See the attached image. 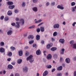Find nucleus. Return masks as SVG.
Returning a JSON list of instances; mask_svg holds the SVG:
<instances>
[{
	"label": "nucleus",
	"mask_w": 76,
	"mask_h": 76,
	"mask_svg": "<svg viewBox=\"0 0 76 76\" xmlns=\"http://www.w3.org/2000/svg\"><path fill=\"white\" fill-rule=\"evenodd\" d=\"M33 56L32 55H30L29 57L26 58L27 61L29 60L30 63H32L34 61V59L33 58Z\"/></svg>",
	"instance_id": "1"
},
{
	"label": "nucleus",
	"mask_w": 76,
	"mask_h": 76,
	"mask_svg": "<svg viewBox=\"0 0 76 76\" xmlns=\"http://www.w3.org/2000/svg\"><path fill=\"white\" fill-rule=\"evenodd\" d=\"M53 44L52 43H50L49 44H48L46 48L47 49H50L53 46Z\"/></svg>",
	"instance_id": "2"
},
{
	"label": "nucleus",
	"mask_w": 76,
	"mask_h": 76,
	"mask_svg": "<svg viewBox=\"0 0 76 76\" xmlns=\"http://www.w3.org/2000/svg\"><path fill=\"white\" fill-rule=\"evenodd\" d=\"M65 40L63 39H61L59 40V42L61 43V44H64V42Z\"/></svg>",
	"instance_id": "3"
},
{
	"label": "nucleus",
	"mask_w": 76,
	"mask_h": 76,
	"mask_svg": "<svg viewBox=\"0 0 76 76\" xmlns=\"http://www.w3.org/2000/svg\"><path fill=\"white\" fill-rule=\"evenodd\" d=\"M0 52L2 53H3L5 52V50L4 48H0Z\"/></svg>",
	"instance_id": "4"
},
{
	"label": "nucleus",
	"mask_w": 76,
	"mask_h": 76,
	"mask_svg": "<svg viewBox=\"0 0 76 76\" xmlns=\"http://www.w3.org/2000/svg\"><path fill=\"white\" fill-rule=\"evenodd\" d=\"M52 58V56L51 54H49L47 56V58L48 60H50Z\"/></svg>",
	"instance_id": "5"
},
{
	"label": "nucleus",
	"mask_w": 76,
	"mask_h": 76,
	"mask_svg": "<svg viewBox=\"0 0 76 76\" xmlns=\"http://www.w3.org/2000/svg\"><path fill=\"white\" fill-rule=\"evenodd\" d=\"M57 8L58 9H61V10H63L64 9V7H63V5L60 6V5H58L57 7Z\"/></svg>",
	"instance_id": "6"
},
{
	"label": "nucleus",
	"mask_w": 76,
	"mask_h": 76,
	"mask_svg": "<svg viewBox=\"0 0 76 76\" xmlns=\"http://www.w3.org/2000/svg\"><path fill=\"white\" fill-rule=\"evenodd\" d=\"M65 61L67 63H69L70 62V60L69 58H66L65 59Z\"/></svg>",
	"instance_id": "7"
},
{
	"label": "nucleus",
	"mask_w": 76,
	"mask_h": 76,
	"mask_svg": "<svg viewBox=\"0 0 76 76\" xmlns=\"http://www.w3.org/2000/svg\"><path fill=\"white\" fill-rule=\"evenodd\" d=\"M47 75H48V71L46 70L43 73V76H46Z\"/></svg>",
	"instance_id": "8"
},
{
	"label": "nucleus",
	"mask_w": 76,
	"mask_h": 76,
	"mask_svg": "<svg viewBox=\"0 0 76 76\" xmlns=\"http://www.w3.org/2000/svg\"><path fill=\"white\" fill-rule=\"evenodd\" d=\"M16 24H17V25H15L16 28H19V27H20V25H19V22L18 21L16 22Z\"/></svg>",
	"instance_id": "9"
},
{
	"label": "nucleus",
	"mask_w": 76,
	"mask_h": 76,
	"mask_svg": "<svg viewBox=\"0 0 76 76\" xmlns=\"http://www.w3.org/2000/svg\"><path fill=\"white\" fill-rule=\"evenodd\" d=\"M54 28H59V25L58 24H55L53 26Z\"/></svg>",
	"instance_id": "10"
},
{
	"label": "nucleus",
	"mask_w": 76,
	"mask_h": 76,
	"mask_svg": "<svg viewBox=\"0 0 76 76\" xmlns=\"http://www.w3.org/2000/svg\"><path fill=\"white\" fill-rule=\"evenodd\" d=\"M36 53L37 55H40V54H41V50H38L36 51Z\"/></svg>",
	"instance_id": "11"
},
{
	"label": "nucleus",
	"mask_w": 76,
	"mask_h": 76,
	"mask_svg": "<svg viewBox=\"0 0 76 76\" xmlns=\"http://www.w3.org/2000/svg\"><path fill=\"white\" fill-rule=\"evenodd\" d=\"M57 50V48L56 47H53L50 49V50L52 51H56V50Z\"/></svg>",
	"instance_id": "12"
},
{
	"label": "nucleus",
	"mask_w": 76,
	"mask_h": 76,
	"mask_svg": "<svg viewBox=\"0 0 76 76\" xmlns=\"http://www.w3.org/2000/svg\"><path fill=\"white\" fill-rule=\"evenodd\" d=\"M19 54L20 56H22L23 55V52L22 50H20L19 51Z\"/></svg>",
	"instance_id": "13"
},
{
	"label": "nucleus",
	"mask_w": 76,
	"mask_h": 76,
	"mask_svg": "<svg viewBox=\"0 0 76 76\" xmlns=\"http://www.w3.org/2000/svg\"><path fill=\"white\" fill-rule=\"evenodd\" d=\"M7 35H10L12 34V30H10L7 32Z\"/></svg>",
	"instance_id": "14"
},
{
	"label": "nucleus",
	"mask_w": 76,
	"mask_h": 76,
	"mask_svg": "<svg viewBox=\"0 0 76 76\" xmlns=\"http://www.w3.org/2000/svg\"><path fill=\"white\" fill-rule=\"evenodd\" d=\"M36 19L34 20V22L36 23H40V22H41L42 21V20H39L38 21H36Z\"/></svg>",
	"instance_id": "15"
},
{
	"label": "nucleus",
	"mask_w": 76,
	"mask_h": 76,
	"mask_svg": "<svg viewBox=\"0 0 76 76\" xmlns=\"http://www.w3.org/2000/svg\"><path fill=\"white\" fill-rule=\"evenodd\" d=\"M62 68L63 67H62V66H60L57 68V70L60 71V70H62Z\"/></svg>",
	"instance_id": "16"
},
{
	"label": "nucleus",
	"mask_w": 76,
	"mask_h": 76,
	"mask_svg": "<svg viewBox=\"0 0 76 76\" xmlns=\"http://www.w3.org/2000/svg\"><path fill=\"white\" fill-rule=\"evenodd\" d=\"M28 68L26 67H25L23 68V71L25 72H26L28 71Z\"/></svg>",
	"instance_id": "17"
},
{
	"label": "nucleus",
	"mask_w": 76,
	"mask_h": 76,
	"mask_svg": "<svg viewBox=\"0 0 76 76\" xmlns=\"http://www.w3.org/2000/svg\"><path fill=\"white\" fill-rule=\"evenodd\" d=\"M65 50L64 48L62 49L61 50V54H63Z\"/></svg>",
	"instance_id": "18"
},
{
	"label": "nucleus",
	"mask_w": 76,
	"mask_h": 76,
	"mask_svg": "<svg viewBox=\"0 0 76 76\" xmlns=\"http://www.w3.org/2000/svg\"><path fill=\"white\" fill-rule=\"evenodd\" d=\"M40 39V36L39 35H37L36 36V40H39Z\"/></svg>",
	"instance_id": "19"
},
{
	"label": "nucleus",
	"mask_w": 76,
	"mask_h": 76,
	"mask_svg": "<svg viewBox=\"0 0 76 76\" xmlns=\"http://www.w3.org/2000/svg\"><path fill=\"white\" fill-rule=\"evenodd\" d=\"M33 10L34 12H37L38 10V9H37V7H34L32 9Z\"/></svg>",
	"instance_id": "20"
},
{
	"label": "nucleus",
	"mask_w": 76,
	"mask_h": 76,
	"mask_svg": "<svg viewBox=\"0 0 76 76\" xmlns=\"http://www.w3.org/2000/svg\"><path fill=\"white\" fill-rule=\"evenodd\" d=\"M15 7V5H10L9 6V9H13Z\"/></svg>",
	"instance_id": "21"
},
{
	"label": "nucleus",
	"mask_w": 76,
	"mask_h": 76,
	"mask_svg": "<svg viewBox=\"0 0 76 76\" xmlns=\"http://www.w3.org/2000/svg\"><path fill=\"white\" fill-rule=\"evenodd\" d=\"M8 67L9 69H12L13 67L12 65L10 64L8 66Z\"/></svg>",
	"instance_id": "22"
},
{
	"label": "nucleus",
	"mask_w": 76,
	"mask_h": 76,
	"mask_svg": "<svg viewBox=\"0 0 76 76\" xmlns=\"http://www.w3.org/2000/svg\"><path fill=\"white\" fill-rule=\"evenodd\" d=\"M34 36L32 35H29L28 37V39H30V38H31V39H34Z\"/></svg>",
	"instance_id": "23"
},
{
	"label": "nucleus",
	"mask_w": 76,
	"mask_h": 76,
	"mask_svg": "<svg viewBox=\"0 0 76 76\" xmlns=\"http://www.w3.org/2000/svg\"><path fill=\"white\" fill-rule=\"evenodd\" d=\"M7 55L8 56H9V57H11L12 56V53L11 52H10L8 53L7 54Z\"/></svg>",
	"instance_id": "24"
},
{
	"label": "nucleus",
	"mask_w": 76,
	"mask_h": 76,
	"mask_svg": "<svg viewBox=\"0 0 76 76\" xmlns=\"http://www.w3.org/2000/svg\"><path fill=\"white\" fill-rule=\"evenodd\" d=\"M41 32H44V27L41 26L40 28Z\"/></svg>",
	"instance_id": "25"
},
{
	"label": "nucleus",
	"mask_w": 76,
	"mask_h": 76,
	"mask_svg": "<svg viewBox=\"0 0 76 76\" xmlns=\"http://www.w3.org/2000/svg\"><path fill=\"white\" fill-rule=\"evenodd\" d=\"M7 4L8 5H12V4H13V3L11 1H8Z\"/></svg>",
	"instance_id": "26"
},
{
	"label": "nucleus",
	"mask_w": 76,
	"mask_h": 76,
	"mask_svg": "<svg viewBox=\"0 0 76 76\" xmlns=\"http://www.w3.org/2000/svg\"><path fill=\"white\" fill-rule=\"evenodd\" d=\"M20 22H22V25H23V24H24V23H25V20H23V19H21L20 20Z\"/></svg>",
	"instance_id": "27"
},
{
	"label": "nucleus",
	"mask_w": 76,
	"mask_h": 76,
	"mask_svg": "<svg viewBox=\"0 0 76 76\" xmlns=\"http://www.w3.org/2000/svg\"><path fill=\"white\" fill-rule=\"evenodd\" d=\"M7 14L9 16H10V15L12 14V12L11 11H9L8 12Z\"/></svg>",
	"instance_id": "28"
},
{
	"label": "nucleus",
	"mask_w": 76,
	"mask_h": 76,
	"mask_svg": "<svg viewBox=\"0 0 76 76\" xmlns=\"http://www.w3.org/2000/svg\"><path fill=\"white\" fill-rule=\"evenodd\" d=\"M22 59H18V64H20L22 63Z\"/></svg>",
	"instance_id": "29"
},
{
	"label": "nucleus",
	"mask_w": 76,
	"mask_h": 76,
	"mask_svg": "<svg viewBox=\"0 0 76 76\" xmlns=\"http://www.w3.org/2000/svg\"><path fill=\"white\" fill-rule=\"evenodd\" d=\"M53 37H56V35H57V31H55L53 34Z\"/></svg>",
	"instance_id": "30"
},
{
	"label": "nucleus",
	"mask_w": 76,
	"mask_h": 76,
	"mask_svg": "<svg viewBox=\"0 0 76 76\" xmlns=\"http://www.w3.org/2000/svg\"><path fill=\"white\" fill-rule=\"evenodd\" d=\"M10 48L11 50H12V51H14V50H15V48L13 46H11Z\"/></svg>",
	"instance_id": "31"
},
{
	"label": "nucleus",
	"mask_w": 76,
	"mask_h": 76,
	"mask_svg": "<svg viewBox=\"0 0 76 76\" xmlns=\"http://www.w3.org/2000/svg\"><path fill=\"white\" fill-rule=\"evenodd\" d=\"M1 46H3L4 45V43L3 42H1L0 43Z\"/></svg>",
	"instance_id": "32"
},
{
	"label": "nucleus",
	"mask_w": 76,
	"mask_h": 76,
	"mask_svg": "<svg viewBox=\"0 0 76 76\" xmlns=\"http://www.w3.org/2000/svg\"><path fill=\"white\" fill-rule=\"evenodd\" d=\"M72 6H75V5L76 3L75 2H72L71 3Z\"/></svg>",
	"instance_id": "33"
},
{
	"label": "nucleus",
	"mask_w": 76,
	"mask_h": 76,
	"mask_svg": "<svg viewBox=\"0 0 76 76\" xmlns=\"http://www.w3.org/2000/svg\"><path fill=\"white\" fill-rule=\"evenodd\" d=\"M4 20H5V21H7V20H8V19H9V18L8 17H6L4 18Z\"/></svg>",
	"instance_id": "34"
},
{
	"label": "nucleus",
	"mask_w": 76,
	"mask_h": 76,
	"mask_svg": "<svg viewBox=\"0 0 76 76\" xmlns=\"http://www.w3.org/2000/svg\"><path fill=\"white\" fill-rule=\"evenodd\" d=\"M35 25H33L30 26L28 28V29H32V28H35Z\"/></svg>",
	"instance_id": "35"
},
{
	"label": "nucleus",
	"mask_w": 76,
	"mask_h": 76,
	"mask_svg": "<svg viewBox=\"0 0 76 76\" xmlns=\"http://www.w3.org/2000/svg\"><path fill=\"white\" fill-rule=\"evenodd\" d=\"M34 42V40H31L29 42V44H32Z\"/></svg>",
	"instance_id": "36"
},
{
	"label": "nucleus",
	"mask_w": 76,
	"mask_h": 76,
	"mask_svg": "<svg viewBox=\"0 0 76 76\" xmlns=\"http://www.w3.org/2000/svg\"><path fill=\"white\" fill-rule=\"evenodd\" d=\"M51 67H52V66L51 65H48L47 66L48 69H51Z\"/></svg>",
	"instance_id": "37"
},
{
	"label": "nucleus",
	"mask_w": 76,
	"mask_h": 76,
	"mask_svg": "<svg viewBox=\"0 0 76 76\" xmlns=\"http://www.w3.org/2000/svg\"><path fill=\"white\" fill-rule=\"evenodd\" d=\"M26 4H25V3L23 2L22 3V6L23 7H25V6H26Z\"/></svg>",
	"instance_id": "38"
},
{
	"label": "nucleus",
	"mask_w": 76,
	"mask_h": 76,
	"mask_svg": "<svg viewBox=\"0 0 76 76\" xmlns=\"http://www.w3.org/2000/svg\"><path fill=\"white\" fill-rule=\"evenodd\" d=\"M40 29L39 28H38L37 29V32H38V33H39L40 31Z\"/></svg>",
	"instance_id": "39"
},
{
	"label": "nucleus",
	"mask_w": 76,
	"mask_h": 76,
	"mask_svg": "<svg viewBox=\"0 0 76 76\" xmlns=\"http://www.w3.org/2000/svg\"><path fill=\"white\" fill-rule=\"evenodd\" d=\"M73 48L76 49V44H74L73 45Z\"/></svg>",
	"instance_id": "40"
},
{
	"label": "nucleus",
	"mask_w": 76,
	"mask_h": 76,
	"mask_svg": "<svg viewBox=\"0 0 76 76\" xmlns=\"http://www.w3.org/2000/svg\"><path fill=\"white\" fill-rule=\"evenodd\" d=\"M74 43V41L72 40L69 42V44H73Z\"/></svg>",
	"instance_id": "41"
},
{
	"label": "nucleus",
	"mask_w": 76,
	"mask_h": 76,
	"mask_svg": "<svg viewBox=\"0 0 76 76\" xmlns=\"http://www.w3.org/2000/svg\"><path fill=\"white\" fill-rule=\"evenodd\" d=\"M37 45L36 44H34L33 45V47H34V48H37Z\"/></svg>",
	"instance_id": "42"
},
{
	"label": "nucleus",
	"mask_w": 76,
	"mask_h": 76,
	"mask_svg": "<svg viewBox=\"0 0 76 76\" xmlns=\"http://www.w3.org/2000/svg\"><path fill=\"white\" fill-rule=\"evenodd\" d=\"M61 73H58L57 74L56 76H61Z\"/></svg>",
	"instance_id": "43"
},
{
	"label": "nucleus",
	"mask_w": 76,
	"mask_h": 76,
	"mask_svg": "<svg viewBox=\"0 0 76 76\" xmlns=\"http://www.w3.org/2000/svg\"><path fill=\"white\" fill-rule=\"evenodd\" d=\"M4 16H1L0 17V19H1V20H3V19H4Z\"/></svg>",
	"instance_id": "44"
},
{
	"label": "nucleus",
	"mask_w": 76,
	"mask_h": 76,
	"mask_svg": "<svg viewBox=\"0 0 76 76\" xmlns=\"http://www.w3.org/2000/svg\"><path fill=\"white\" fill-rule=\"evenodd\" d=\"M15 61L12 62L11 63L12 64L13 66H14V65H15Z\"/></svg>",
	"instance_id": "45"
},
{
	"label": "nucleus",
	"mask_w": 76,
	"mask_h": 76,
	"mask_svg": "<svg viewBox=\"0 0 76 76\" xmlns=\"http://www.w3.org/2000/svg\"><path fill=\"white\" fill-rule=\"evenodd\" d=\"M19 12V11L17 9H16L15 11V13H17L18 12Z\"/></svg>",
	"instance_id": "46"
},
{
	"label": "nucleus",
	"mask_w": 76,
	"mask_h": 76,
	"mask_svg": "<svg viewBox=\"0 0 76 76\" xmlns=\"http://www.w3.org/2000/svg\"><path fill=\"white\" fill-rule=\"evenodd\" d=\"M75 7H73L72 8V12H75Z\"/></svg>",
	"instance_id": "47"
},
{
	"label": "nucleus",
	"mask_w": 76,
	"mask_h": 76,
	"mask_svg": "<svg viewBox=\"0 0 76 76\" xmlns=\"http://www.w3.org/2000/svg\"><path fill=\"white\" fill-rule=\"evenodd\" d=\"M15 25H16V24L15 23H12L11 24V25L12 26H15Z\"/></svg>",
	"instance_id": "48"
},
{
	"label": "nucleus",
	"mask_w": 76,
	"mask_h": 76,
	"mask_svg": "<svg viewBox=\"0 0 76 76\" xmlns=\"http://www.w3.org/2000/svg\"><path fill=\"white\" fill-rule=\"evenodd\" d=\"M28 54H29V53L28 52H26V56H28Z\"/></svg>",
	"instance_id": "49"
},
{
	"label": "nucleus",
	"mask_w": 76,
	"mask_h": 76,
	"mask_svg": "<svg viewBox=\"0 0 76 76\" xmlns=\"http://www.w3.org/2000/svg\"><path fill=\"white\" fill-rule=\"evenodd\" d=\"M51 4L52 5V6H54V5H55V2H52L51 3Z\"/></svg>",
	"instance_id": "50"
},
{
	"label": "nucleus",
	"mask_w": 76,
	"mask_h": 76,
	"mask_svg": "<svg viewBox=\"0 0 76 76\" xmlns=\"http://www.w3.org/2000/svg\"><path fill=\"white\" fill-rule=\"evenodd\" d=\"M37 1L38 0H33V1L34 3H37Z\"/></svg>",
	"instance_id": "51"
},
{
	"label": "nucleus",
	"mask_w": 76,
	"mask_h": 76,
	"mask_svg": "<svg viewBox=\"0 0 76 76\" xmlns=\"http://www.w3.org/2000/svg\"><path fill=\"white\" fill-rule=\"evenodd\" d=\"M76 22H74L73 24H72V26H75V24H76Z\"/></svg>",
	"instance_id": "52"
},
{
	"label": "nucleus",
	"mask_w": 76,
	"mask_h": 76,
	"mask_svg": "<svg viewBox=\"0 0 76 76\" xmlns=\"http://www.w3.org/2000/svg\"><path fill=\"white\" fill-rule=\"evenodd\" d=\"M15 20L16 21H19V19L17 18H16Z\"/></svg>",
	"instance_id": "53"
},
{
	"label": "nucleus",
	"mask_w": 76,
	"mask_h": 76,
	"mask_svg": "<svg viewBox=\"0 0 76 76\" xmlns=\"http://www.w3.org/2000/svg\"><path fill=\"white\" fill-rule=\"evenodd\" d=\"M41 43V44H44V40H42Z\"/></svg>",
	"instance_id": "54"
},
{
	"label": "nucleus",
	"mask_w": 76,
	"mask_h": 76,
	"mask_svg": "<svg viewBox=\"0 0 76 76\" xmlns=\"http://www.w3.org/2000/svg\"><path fill=\"white\" fill-rule=\"evenodd\" d=\"M49 4H50V3H49V2H48L46 4V6H49Z\"/></svg>",
	"instance_id": "55"
},
{
	"label": "nucleus",
	"mask_w": 76,
	"mask_h": 76,
	"mask_svg": "<svg viewBox=\"0 0 76 76\" xmlns=\"http://www.w3.org/2000/svg\"><path fill=\"white\" fill-rule=\"evenodd\" d=\"M55 70H56V69H55V68H53V69H52V72H54Z\"/></svg>",
	"instance_id": "56"
},
{
	"label": "nucleus",
	"mask_w": 76,
	"mask_h": 76,
	"mask_svg": "<svg viewBox=\"0 0 76 76\" xmlns=\"http://www.w3.org/2000/svg\"><path fill=\"white\" fill-rule=\"evenodd\" d=\"M15 76H20L19 75V74L18 73H17L15 74Z\"/></svg>",
	"instance_id": "57"
},
{
	"label": "nucleus",
	"mask_w": 76,
	"mask_h": 76,
	"mask_svg": "<svg viewBox=\"0 0 76 76\" xmlns=\"http://www.w3.org/2000/svg\"><path fill=\"white\" fill-rule=\"evenodd\" d=\"M7 61H10V60H11V58H8L7 59Z\"/></svg>",
	"instance_id": "58"
},
{
	"label": "nucleus",
	"mask_w": 76,
	"mask_h": 76,
	"mask_svg": "<svg viewBox=\"0 0 76 76\" xmlns=\"http://www.w3.org/2000/svg\"><path fill=\"white\" fill-rule=\"evenodd\" d=\"M74 76H76V71H75L74 72Z\"/></svg>",
	"instance_id": "59"
},
{
	"label": "nucleus",
	"mask_w": 76,
	"mask_h": 76,
	"mask_svg": "<svg viewBox=\"0 0 76 76\" xmlns=\"http://www.w3.org/2000/svg\"><path fill=\"white\" fill-rule=\"evenodd\" d=\"M62 61H63V58L61 57L60 58V61L61 62Z\"/></svg>",
	"instance_id": "60"
},
{
	"label": "nucleus",
	"mask_w": 76,
	"mask_h": 76,
	"mask_svg": "<svg viewBox=\"0 0 76 76\" xmlns=\"http://www.w3.org/2000/svg\"><path fill=\"white\" fill-rule=\"evenodd\" d=\"M28 48L29 47H28V46H26V47H25L24 48V49L25 50H26V49H28Z\"/></svg>",
	"instance_id": "61"
},
{
	"label": "nucleus",
	"mask_w": 76,
	"mask_h": 76,
	"mask_svg": "<svg viewBox=\"0 0 76 76\" xmlns=\"http://www.w3.org/2000/svg\"><path fill=\"white\" fill-rule=\"evenodd\" d=\"M43 23H40L38 25V26H40V25H42V24H43Z\"/></svg>",
	"instance_id": "62"
},
{
	"label": "nucleus",
	"mask_w": 76,
	"mask_h": 76,
	"mask_svg": "<svg viewBox=\"0 0 76 76\" xmlns=\"http://www.w3.org/2000/svg\"><path fill=\"white\" fill-rule=\"evenodd\" d=\"M45 53H46V51H44L43 53H44V55H45V56H46V54Z\"/></svg>",
	"instance_id": "63"
},
{
	"label": "nucleus",
	"mask_w": 76,
	"mask_h": 76,
	"mask_svg": "<svg viewBox=\"0 0 76 76\" xmlns=\"http://www.w3.org/2000/svg\"><path fill=\"white\" fill-rule=\"evenodd\" d=\"M3 74H5L6 73V71L4 70L3 71Z\"/></svg>",
	"instance_id": "64"
}]
</instances>
